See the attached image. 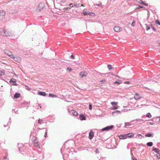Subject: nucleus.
Returning a JSON list of instances; mask_svg holds the SVG:
<instances>
[{
    "mask_svg": "<svg viewBox=\"0 0 160 160\" xmlns=\"http://www.w3.org/2000/svg\"><path fill=\"white\" fill-rule=\"evenodd\" d=\"M80 75L82 78L85 77L87 76V74L85 73L84 72H81L80 74Z\"/></svg>",
    "mask_w": 160,
    "mask_h": 160,
    "instance_id": "nucleus-22",
    "label": "nucleus"
},
{
    "mask_svg": "<svg viewBox=\"0 0 160 160\" xmlns=\"http://www.w3.org/2000/svg\"><path fill=\"white\" fill-rule=\"evenodd\" d=\"M46 129V131H45V134H44V137L45 138H46L47 137V131H48V129H47L46 128H43L42 129Z\"/></svg>",
    "mask_w": 160,
    "mask_h": 160,
    "instance_id": "nucleus-30",
    "label": "nucleus"
},
{
    "mask_svg": "<svg viewBox=\"0 0 160 160\" xmlns=\"http://www.w3.org/2000/svg\"><path fill=\"white\" fill-rule=\"evenodd\" d=\"M146 116L149 118H150L152 117V115L150 113H148L147 114Z\"/></svg>",
    "mask_w": 160,
    "mask_h": 160,
    "instance_id": "nucleus-38",
    "label": "nucleus"
},
{
    "mask_svg": "<svg viewBox=\"0 0 160 160\" xmlns=\"http://www.w3.org/2000/svg\"><path fill=\"white\" fill-rule=\"evenodd\" d=\"M48 97L52 98L57 97V96L56 95L52 93H49Z\"/></svg>",
    "mask_w": 160,
    "mask_h": 160,
    "instance_id": "nucleus-26",
    "label": "nucleus"
},
{
    "mask_svg": "<svg viewBox=\"0 0 160 160\" xmlns=\"http://www.w3.org/2000/svg\"><path fill=\"white\" fill-rule=\"evenodd\" d=\"M4 18V17H2V16H1V15H0V22H1L3 20Z\"/></svg>",
    "mask_w": 160,
    "mask_h": 160,
    "instance_id": "nucleus-47",
    "label": "nucleus"
},
{
    "mask_svg": "<svg viewBox=\"0 0 160 160\" xmlns=\"http://www.w3.org/2000/svg\"><path fill=\"white\" fill-rule=\"evenodd\" d=\"M127 137L128 138H132L134 136V134L132 133H130L127 134Z\"/></svg>",
    "mask_w": 160,
    "mask_h": 160,
    "instance_id": "nucleus-25",
    "label": "nucleus"
},
{
    "mask_svg": "<svg viewBox=\"0 0 160 160\" xmlns=\"http://www.w3.org/2000/svg\"><path fill=\"white\" fill-rule=\"evenodd\" d=\"M38 94L41 96H46L47 94L46 92L42 91H39L38 92Z\"/></svg>",
    "mask_w": 160,
    "mask_h": 160,
    "instance_id": "nucleus-8",
    "label": "nucleus"
},
{
    "mask_svg": "<svg viewBox=\"0 0 160 160\" xmlns=\"http://www.w3.org/2000/svg\"><path fill=\"white\" fill-rule=\"evenodd\" d=\"M25 146H23L22 148H19V150L22 154H23V152H25L26 151H24V149L25 148Z\"/></svg>",
    "mask_w": 160,
    "mask_h": 160,
    "instance_id": "nucleus-16",
    "label": "nucleus"
},
{
    "mask_svg": "<svg viewBox=\"0 0 160 160\" xmlns=\"http://www.w3.org/2000/svg\"><path fill=\"white\" fill-rule=\"evenodd\" d=\"M119 138L120 139H126L127 137V135L124 134L123 135H120L119 136Z\"/></svg>",
    "mask_w": 160,
    "mask_h": 160,
    "instance_id": "nucleus-19",
    "label": "nucleus"
},
{
    "mask_svg": "<svg viewBox=\"0 0 160 160\" xmlns=\"http://www.w3.org/2000/svg\"><path fill=\"white\" fill-rule=\"evenodd\" d=\"M149 124L151 125H153V123L152 122H150L149 123Z\"/></svg>",
    "mask_w": 160,
    "mask_h": 160,
    "instance_id": "nucleus-64",
    "label": "nucleus"
},
{
    "mask_svg": "<svg viewBox=\"0 0 160 160\" xmlns=\"http://www.w3.org/2000/svg\"><path fill=\"white\" fill-rule=\"evenodd\" d=\"M67 143V142H66L61 149V152L63 155V158L64 160L65 159V157H68L70 153V149H69V147H66L65 146Z\"/></svg>",
    "mask_w": 160,
    "mask_h": 160,
    "instance_id": "nucleus-1",
    "label": "nucleus"
},
{
    "mask_svg": "<svg viewBox=\"0 0 160 160\" xmlns=\"http://www.w3.org/2000/svg\"><path fill=\"white\" fill-rule=\"evenodd\" d=\"M111 104L112 105H117L118 102H111Z\"/></svg>",
    "mask_w": 160,
    "mask_h": 160,
    "instance_id": "nucleus-41",
    "label": "nucleus"
},
{
    "mask_svg": "<svg viewBox=\"0 0 160 160\" xmlns=\"http://www.w3.org/2000/svg\"><path fill=\"white\" fill-rule=\"evenodd\" d=\"M18 110H17V111L15 110V109H12V111H13L14 112H15L16 113L19 114L18 113Z\"/></svg>",
    "mask_w": 160,
    "mask_h": 160,
    "instance_id": "nucleus-45",
    "label": "nucleus"
},
{
    "mask_svg": "<svg viewBox=\"0 0 160 160\" xmlns=\"http://www.w3.org/2000/svg\"><path fill=\"white\" fill-rule=\"evenodd\" d=\"M60 2H61V3H64V2H65V1L61 0V1H60Z\"/></svg>",
    "mask_w": 160,
    "mask_h": 160,
    "instance_id": "nucleus-59",
    "label": "nucleus"
},
{
    "mask_svg": "<svg viewBox=\"0 0 160 160\" xmlns=\"http://www.w3.org/2000/svg\"><path fill=\"white\" fill-rule=\"evenodd\" d=\"M95 152L96 153H99V151H98V149L97 148L96 149L95 151Z\"/></svg>",
    "mask_w": 160,
    "mask_h": 160,
    "instance_id": "nucleus-56",
    "label": "nucleus"
},
{
    "mask_svg": "<svg viewBox=\"0 0 160 160\" xmlns=\"http://www.w3.org/2000/svg\"><path fill=\"white\" fill-rule=\"evenodd\" d=\"M143 121L142 119H136V120H132L131 121V122H134L135 121H137V122H141V121Z\"/></svg>",
    "mask_w": 160,
    "mask_h": 160,
    "instance_id": "nucleus-31",
    "label": "nucleus"
},
{
    "mask_svg": "<svg viewBox=\"0 0 160 160\" xmlns=\"http://www.w3.org/2000/svg\"><path fill=\"white\" fill-rule=\"evenodd\" d=\"M70 99V98H69L68 95L67 96H66L63 99V100L65 101L68 102H70V101H69Z\"/></svg>",
    "mask_w": 160,
    "mask_h": 160,
    "instance_id": "nucleus-23",
    "label": "nucleus"
},
{
    "mask_svg": "<svg viewBox=\"0 0 160 160\" xmlns=\"http://www.w3.org/2000/svg\"><path fill=\"white\" fill-rule=\"evenodd\" d=\"M157 157L158 159H160V152L157 155Z\"/></svg>",
    "mask_w": 160,
    "mask_h": 160,
    "instance_id": "nucleus-48",
    "label": "nucleus"
},
{
    "mask_svg": "<svg viewBox=\"0 0 160 160\" xmlns=\"http://www.w3.org/2000/svg\"><path fill=\"white\" fill-rule=\"evenodd\" d=\"M71 112L73 116H78V113L77 112L74 110H72L71 111Z\"/></svg>",
    "mask_w": 160,
    "mask_h": 160,
    "instance_id": "nucleus-24",
    "label": "nucleus"
},
{
    "mask_svg": "<svg viewBox=\"0 0 160 160\" xmlns=\"http://www.w3.org/2000/svg\"><path fill=\"white\" fill-rule=\"evenodd\" d=\"M152 134L151 133H148L145 135L146 137H150L152 136Z\"/></svg>",
    "mask_w": 160,
    "mask_h": 160,
    "instance_id": "nucleus-34",
    "label": "nucleus"
},
{
    "mask_svg": "<svg viewBox=\"0 0 160 160\" xmlns=\"http://www.w3.org/2000/svg\"><path fill=\"white\" fill-rule=\"evenodd\" d=\"M92 106L91 104L89 105V109L90 110H92Z\"/></svg>",
    "mask_w": 160,
    "mask_h": 160,
    "instance_id": "nucleus-54",
    "label": "nucleus"
},
{
    "mask_svg": "<svg viewBox=\"0 0 160 160\" xmlns=\"http://www.w3.org/2000/svg\"><path fill=\"white\" fill-rule=\"evenodd\" d=\"M43 121V120L39 118L38 120V123L41 124L42 123Z\"/></svg>",
    "mask_w": 160,
    "mask_h": 160,
    "instance_id": "nucleus-33",
    "label": "nucleus"
},
{
    "mask_svg": "<svg viewBox=\"0 0 160 160\" xmlns=\"http://www.w3.org/2000/svg\"><path fill=\"white\" fill-rule=\"evenodd\" d=\"M82 13L84 15H87L89 14V13H88L86 11Z\"/></svg>",
    "mask_w": 160,
    "mask_h": 160,
    "instance_id": "nucleus-49",
    "label": "nucleus"
},
{
    "mask_svg": "<svg viewBox=\"0 0 160 160\" xmlns=\"http://www.w3.org/2000/svg\"><path fill=\"white\" fill-rule=\"evenodd\" d=\"M11 58H13L14 61H17L18 62H19V57L14 56H11Z\"/></svg>",
    "mask_w": 160,
    "mask_h": 160,
    "instance_id": "nucleus-15",
    "label": "nucleus"
},
{
    "mask_svg": "<svg viewBox=\"0 0 160 160\" xmlns=\"http://www.w3.org/2000/svg\"><path fill=\"white\" fill-rule=\"evenodd\" d=\"M34 128H33V131H31L30 136H32V138L31 140L33 142L34 146L37 148H40V147L39 144H38V141L37 137L36 136V134L34 133Z\"/></svg>",
    "mask_w": 160,
    "mask_h": 160,
    "instance_id": "nucleus-2",
    "label": "nucleus"
},
{
    "mask_svg": "<svg viewBox=\"0 0 160 160\" xmlns=\"http://www.w3.org/2000/svg\"><path fill=\"white\" fill-rule=\"evenodd\" d=\"M11 121L10 120L8 122L7 125H4V127H7L8 126L10 125L11 124Z\"/></svg>",
    "mask_w": 160,
    "mask_h": 160,
    "instance_id": "nucleus-36",
    "label": "nucleus"
},
{
    "mask_svg": "<svg viewBox=\"0 0 160 160\" xmlns=\"http://www.w3.org/2000/svg\"><path fill=\"white\" fill-rule=\"evenodd\" d=\"M131 125V124L129 122H125V127H126L127 126H130Z\"/></svg>",
    "mask_w": 160,
    "mask_h": 160,
    "instance_id": "nucleus-39",
    "label": "nucleus"
},
{
    "mask_svg": "<svg viewBox=\"0 0 160 160\" xmlns=\"http://www.w3.org/2000/svg\"><path fill=\"white\" fill-rule=\"evenodd\" d=\"M147 26L146 27V30L148 31L150 29V28L149 27H148L147 24H145Z\"/></svg>",
    "mask_w": 160,
    "mask_h": 160,
    "instance_id": "nucleus-50",
    "label": "nucleus"
},
{
    "mask_svg": "<svg viewBox=\"0 0 160 160\" xmlns=\"http://www.w3.org/2000/svg\"><path fill=\"white\" fill-rule=\"evenodd\" d=\"M94 133L92 131H91L89 133V138L91 140L94 136Z\"/></svg>",
    "mask_w": 160,
    "mask_h": 160,
    "instance_id": "nucleus-12",
    "label": "nucleus"
},
{
    "mask_svg": "<svg viewBox=\"0 0 160 160\" xmlns=\"http://www.w3.org/2000/svg\"><path fill=\"white\" fill-rule=\"evenodd\" d=\"M67 70L68 71H69L70 72V67H68L67 68Z\"/></svg>",
    "mask_w": 160,
    "mask_h": 160,
    "instance_id": "nucleus-61",
    "label": "nucleus"
},
{
    "mask_svg": "<svg viewBox=\"0 0 160 160\" xmlns=\"http://www.w3.org/2000/svg\"><path fill=\"white\" fill-rule=\"evenodd\" d=\"M45 7V3L43 2H41L39 3L38 6L36 8V11L37 12H39L41 11Z\"/></svg>",
    "mask_w": 160,
    "mask_h": 160,
    "instance_id": "nucleus-3",
    "label": "nucleus"
},
{
    "mask_svg": "<svg viewBox=\"0 0 160 160\" xmlns=\"http://www.w3.org/2000/svg\"><path fill=\"white\" fill-rule=\"evenodd\" d=\"M105 82V80L104 79H102V80H101L100 81L99 83H100V84H102V83H103L104 82Z\"/></svg>",
    "mask_w": 160,
    "mask_h": 160,
    "instance_id": "nucleus-46",
    "label": "nucleus"
},
{
    "mask_svg": "<svg viewBox=\"0 0 160 160\" xmlns=\"http://www.w3.org/2000/svg\"><path fill=\"white\" fill-rule=\"evenodd\" d=\"M0 75L1 77L2 76L4 75H5V72H4L2 71V70L0 71Z\"/></svg>",
    "mask_w": 160,
    "mask_h": 160,
    "instance_id": "nucleus-40",
    "label": "nucleus"
},
{
    "mask_svg": "<svg viewBox=\"0 0 160 160\" xmlns=\"http://www.w3.org/2000/svg\"><path fill=\"white\" fill-rule=\"evenodd\" d=\"M108 67L109 70H111L112 68V66L111 65L109 64L108 65Z\"/></svg>",
    "mask_w": 160,
    "mask_h": 160,
    "instance_id": "nucleus-42",
    "label": "nucleus"
},
{
    "mask_svg": "<svg viewBox=\"0 0 160 160\" xmlns=\"http://www.w3.org/2000/svg\"><path fill=\"white\" fill-rule=\"evenodd\" d=\"M6 159H7L8 160V158H7V154H6L5 155H2V156L1 157V158L0 159V160H3Z\"/></svg>",
    "mask_w": 160,
    "mask_h": 160,
    "instance_id": "nucleus-17",
    "label": "nucleus"
},
{
    "mask_svg": "<svg viewBox=\"0 0 160 160\" xmlns=\"http://www.w3.org/2000/svg\"><path fill=\"white\" fill-rule=\"evenodd\" d=\"M121 28L119 26H115L114 28L115 32H118L121 31Z\"/></svg>",
    "mask_w": 160,
    "mask_h": 160,
    "instance_id": "nucleus-14",
    "label": "nucleus"
},
{
    "mask_svg": "<svg viewBox=\"0 0 160 160\" xmlns=\"http://www.w3.org/2000/svg\"><path fill=\"white\" fill-rule=\"evenodd\" d=\"M156 24H157L159 25H160V22H159V21L158 20H157L156 21Z\"/></svg>",
    "mask_w": 160,
    "mask_h": 160,
    "instance_id": "nucleus-51",
    "label": "nucleus"
},
{
    "mask_svg": "<svg viewBox=\"0 0 160 160\" xmlns=\"http://www.w3.org/2000/svg\"><path fill=\"white\" fill-rule=\"evenodd\" d=\"M29 104H28V105H25V107H26V109H27L29 107Z\"/></svg>",
    "mask_w": 160,
    "mask_h": 160,
    "instance_id": "nucleus-58",
    "label": "nucleus"
},
{
    "mask_svg": "<svg viewBox=\"0 0 160 160\" xmlns=\"http://www.w3.org/2000/svg\"><path fill=\"white\" fill-rule=\"evenodd\" d=\"M131 25L132 27H134L135 26V22L134 21L132 22Z\"/></svg>",
    "mask_w": 160,
    "mask_h": 160,
    "instance_id": "nucleus-52",
    "label": "nucleus"
},
{
    "mask_svg": "<svg viewBox=\"0 0 160 160\" xmlns=\"http://www.w3.org/2000/svg\"><path fill=\"white\" fill-rule=\"evenodd\" d=\"M121 112L118 110H117L115 112H113L112 113V115L113 116H116L118 114H121Z\"/></svg>",
    "mask_w": 160,
    "mask_h": 160,
    "instance_id": "nucleus-11",
    "label": "nucleus"
},
{
    "mask_svg": "<svg viewBox=\"0 0 160 160\" xmlns=\"http://www.w3.org/2000/svg\"><path fill=\"white\" fill-rule=\"evenodd\" d=\"M71 58L72 59H75L76 60L75 61H73V62H77L78 60V58L77 56H74L73 55H71Z\"/></svg>",
    "mask_w": 160,
    "mask_h": 160,
    "instance_id": "nucleus-9",
    "label": "nucleus"
},
{
    "mask_svg": "<svg viewBox=\"0 0 160 160\" xmlns=\"http://www.w3.org/2000/svg\"><path fill=\"white\" fill-rule=\"evenodd\" d=\"M25 86L26 87V89L29 90V91H30L31 90V88H30L29 87H28V86L27 85H25Z\"/></svg>",
    "mask_w": 160,
    "mask_h": 160,
    "instance_id": "nucleus-44",
    "label": "nucleus"
},
{
    "mask_svg": "<svg viewBox=\"0 0 160 160\" xmlns=\"http://www.w3.org/2000/svg\"><path fill=\"white\" fill-rule=\"evenodd\" d=\"M6 31L3 28H0V34L5 36Z\"/></svg>",
    "mask_w": 160,
    "mask_h": 160,
    "instance_id": "nucleus-10",
    "label": "nucleus"
},
{
    "mask_svg": "<svg viewBox=\"0 0 160 160\" xmlns=\"http://www.w3.org/2000/svg\"><path fill=\"white\" fill-rule=\"evenodd\" d=\"M8 52V53H6V52H5V53H6L8 56H9L10 58H11V57H11V56H13L12 52H9V51H7Z\"/></svg>",
    "mask_w": 160,
    "mask_h": 160,
    "instance_id": "nucleus-28",
    "label": "nucleus"
},
{
    "mask_svg": "<svg viewBox=\"0 0 160 160\" xmlns=\"http://www.w3.org/2000/svg\"><path fill=\"white\" fill-rule=\"evenodd\" d=\"M138 136L139 137H141V138H142V136L140 134H139L138 135Z\"/></svg>",
    "mask_w": 160,
    "mask_h": 160,
    "instance_id": "nucleus-63",
    "label": "nucleus"
},
{
    "mask_svg": "<svg viewBox=\"0 0 160 160\" xmlns=\"http://www.w3.org/2000/svg\"><path fill=\"white\" fill-rule=\"evenodd\" d=\"M114 127V126L113 125H111L110 126H108L106 127L102 128L101 129L102 131H108L109 130L111 129L112 128H113Z\"/></svg>",
    "mask_w": 160,
    "mask_h": 160,
    "instance_id": "nucleus-7",
    "label": "nucleus"
},
{
    "mask_svg": "<svg viewBox=\"0 0 160 160\" xmlns=\"http://www.w3.org/2000/svg\"><path fill=\"white\" fill-rule=\"evenodd\" d=\"M20 96V94L19 93L16 92L14 95V98L17 99Z\"/></svg>",
    "mask_w": 160,
    "mask_h": 160,
    "instance_id": "nucleus-21",
    "label": "nucleus"
},
{
    "mask_svg": "<svg viewBox=\"0 0 160 160\" xmlns=\"http://www.w3.org/2000/svg\"><path fill=\"white\" fill-rule=\"evenodd\" d=\"M29 103L30 102H28L24 101L23 102L19 105L18 107L19 108H23L25 107V105L29 104Z\"/></svg>",
    "mask_w": 160,
    "mask_h": 160,
    "instance_id": "nucleus-6",
    "label": "nucleus"
},
{
    "mask_svg": "<svg viewBox=\"0 0 160 160\" xmlns=\"http://www.w3.org/2000/svg\"><path fill=\"white\" fill-rule=\"evenodd\" d=\"M143 8V6H138V7L137 8V9L142 8Z\"/></svg>",
    "mask_w": 160,
    "mask_h": 160,
    "instance_id": "nucleus-57",
    "label": "nucleus"
},
{
    "mask_svg": "<svg viewBox=\"0 0 160 160\" xmlns=\"http://www.w3.org/2000/svg\"><path fill=\"white\" fill-rule=\"evenodd\" d=\"M80 6H84V5L83 4H81V5H79V4L78 5H75V7H80Z\"/></svg>",
    "mask_w": 160,
    "mask_h": 160,
    "instance_id": "nucleus-43",
    "label": "nucleus"
},
{
    "mask_svg": "<svg viewBox=\"0 0 160 160\" xmlns=\"http://www.w3.org/2000/svg\"><path fill=\"white\" fill-rule=\"evenodd\" d=\"M139 3H140V4H142L145 5L146 6H148V4L147 3H144L143 1H141L140 2H139Z\"/></svg>",
    "mask_w": 160,
    "mask_h": 160,
    "instance_id": "nucleus-35",
    "label": "nucleus"
},
{
    "mask_svg": "<svg viewBox=\"0 0 160 160\" xmlns=\"http://www.w3.org/2000/svg\"><path fill=\"white\" fill-rule=\"evenodd\" d=\"M38 106L40 108H41L42 107L41 104H38Z\"/></svg>",
    "mask_w": 160,
    "mask_h": 160,
    "instance_id": "nucleus-60",
    "label": "nucleus"
},
{
    "mask_svg": "<svg viewBox=\"0 0 160 160\" xmlns=\"http://www.w3.org/2000/svg\"><path fill=\"white\" fill-rule=\"evenodd\" d=\"M141 98L139 96V95L137 93H136L135 94V95L134 97V99L136 100H138L139 99H140Z\"/></svg>",
    "mask_w": 160,
    "mask_h": 160,
    "instance_id": "nucleus-13",
    "label": "nucleus"
},
{
    "mask_svg": "<svg viewBox=\"0 0 160 160\" xmlns=\"http://www.w3.org/2000/svg\"><path fill=\"white\" fill-rule=\"evenodd\" d=\"M124 84H129L130 83V82L129 81H126V82H124Z\"/></svg>",
    "mask_w": 160,
    "mask_h": 160,
    "instance_id": "nucleus-55",
    "label": "nucleus"
},
{
    "mask_svg": "<svg viewBox=\"0 0 160 160\" xmlns=\"http://www.w3.org/2000/svg\"><path fill=\"white\" fill-rule=\"evenodd\" d=\"M69 107H68L67 108V110H68V112H70V111L69 110Z\"/></svg>",
    "mask_w": 160,
    "mask_h": 160,
    "instance_id": "nucleus-62",
    "label": "nucleus"
},
{
    "mask_svg": "<svg viewBox=\"0 0 160 160\" xmlns=\"http://www.w3.org/2000/svg\"><path fill=\"white\" fill-rule=\"evenodd\" d=\"M153 143L152 142H148L147 143V145L149 147H151Z\"/></svg>",
    "mask_w": 160,
    "mask_h": 160,
    "instance_id": "nucleus-32",
    "label": "nucleus"
},
{
    "mask_svg": "<svg viewBox=\"0 0 160 160\" xmlns=\"http://www.w3.org/2000/svg\"><path fill=\"white\" fill-rule=\"evenodd\" d=\"M152 151L155 152L156 153H157L158 154L159 153V150L158 149L156 148H154L152 149Z\"/></svg>",
    "mask_w": 160,
    "mask_h": 160,
    "instance_id": "nucleus-27",
    "label": "nucleus"
},
{
    "mask_svg": "<svg viewBox=\"0 0 160 160\" xmlns=\"http://www.w3.org/2000/svg\"><path fill=\"white\" fill-rule=\"evenodd\" d=\"M113 108V109H118V107L117 106H113L112 108Z\"/></svg>",
    "mask_w": 160,
    "mask_h": 160,
    "instance_id": "nucleus-53",
    "label": "nucleus"
},
{
    "mask_svg": "<svg viewBox=\"0 0 160 160\" xmlns=\"http://www.w3.org/2000/svg\"><path fill=\"white\" fill-rule=\"evenodd\" d=\"M122 82L120 80H118L116 81L114 83L115 84H119L121 83Z\"/></svg>",
    "mask_w": 160,
    "mask_h": 160,
    "instance_id": "nucleus-37",
    "label": "nucleus"
},
{
    "mask_svg": "<svg viewBox=\"0 0 160 160\" xmlns=\"http://www.w3.org/2000/svg\"><path fill=\"white\" fill-rule=\"evenodd\" d=\"M14 34L13 32H10L8 31H6L5 36H14Z\"/></svg>",
    "mask_w": 160,
    "mask_h": 160,
    "instance_id": "nucleus-5",
    "label": "nucleus"
},
{
    "mask_svg": "<svg viewBox=\"0 0 160 160\" xmlns=\"http://www.w3.org/2000/svg\"><path fill=\"white\" fill-rule=\"evenodd\" d=\"M6 14L5 11L4 10L0 11V15L4 18L5 15Z\"/></svg>",
    "mask_w": 160,
    "mask_h": 160,
    "instance_id": "nucleus-20",
    "label": "nucleus"
},
{
    "mask_svg": "<svg viewBox=\"0 0 160 160\" xmlns=\"http://www.w3.org/2000/svg\"><path fill=\"white\" fill-rule=\"evenodd\" d=\"M63 10L64 11H66L67 12H69L70 8L68 7H65L63 8Z\"/></svg>",
    "mask_w": 160,
    "mask_h": 160,
    "instance_id": "nucleus-29",
    "label": "nucleus"
},
{
    "mask_svg": "<svg viewBox=\"0 0 160 160\" xmlns=\"http://www.w3.org/2000/svg\"><path fill=\"white\" fill-rule=\"evenodd\" d=\"M16 80L15 79L12 78L10 79L9 83L12 85L18 86V84L16 83Z\"/></svg>",
    "mask_w": 160,
    "mask_h": 160,
    "instance_id": "nucleus-4",
    "label": "nucleus"
},
{
    "mask_svg": "<svg viewBox=\"0 0 160 160\" xmlns=\"http://www.w3.org/2000/svg\"><path fill=\"white\" fill-rule=\"evenodd\" d=\"M79 118L81 120H85L86 119V117L82 114H81L79 115Z\"/></svg>",
    "mask_w": 160,
    "mask_h": 160,
    "instance_id": "nucleus-18",
    "label": "nucleus"
}]
</instances>
